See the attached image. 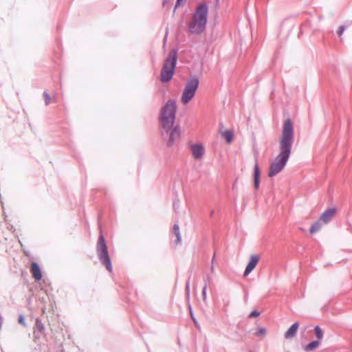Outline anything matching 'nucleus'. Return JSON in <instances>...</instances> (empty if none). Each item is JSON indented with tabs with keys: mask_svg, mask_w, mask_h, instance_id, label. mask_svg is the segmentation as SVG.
<instances>
[{
	"mask_svg": "<svg viewBox=\"0 0 352 352\" xmlns=\"http://www.w3.org/2000/svg\"><path fill=\"white\" fill-rule=\"evenodd\" d=\"M198 85L199 80L195 77L187 81L181 97V102L184 104L188 103L193 98L198 88Z\"/></svg>",
	"mask_w": 352,
	"mask_h": 352,
	"instance_id": "5",
	"label": "nucleus"
},
{
	"mask_svg": "<svg viewBox=\"0 0 352 352\" xmlns=\"http://www.w3.org/2000/svg\"><path fill=\"white\" fill-rule=\"evenodd\" d=\"M173 230L175 235L176 236L175 244L177 245L181 243L182 240L179 226L177 224H175L173 226Z\"/></svg>",
	"mask_w": 352,
	"mask_h": 352,
	"instance_id": "14",
	"label": "nucleus"
},
{
	"mask_svg": "<svg viewBox=\"0 0 352 352\" xmlns=\"http://www.w3.org/2000/svg\"><path fill=\"white\" fill-rule=\"evenodd\" d=\"M43 96L45 98V104L46 105L49 104L50 102V95L48 94V93L47 91H44Z\"/></svg>",
	"mask_w": 352,
	"mask_h": 352,
	"instance_id": "21",
	"label": "nucleus"
},
{
	"mask_svg": "<svg viewBox=\"0 0 352 352\" xmlns=\"http://www.w3.org/2000/svg\"><path fill=\"white\" fill-rule=\"evenodd\" d=\"M177 60V51L171 50L167 58L165 59L160 73V80L162 82H167L170 80L174 74L175 68Z\"/></svg>",
	"mask_w": 352,
	"mask_h": 352,
	"instance_id": "4",
	"label": "nucleus"
},
{
	"mask_svg": "<svg viewBox=\"0 0 352 352\" xmlns=\"http://www.w3.org/2000/svg\"><path fill=\"white\" fill-rule=\"evenodd\" d=\"M107 270H108L109 272H111V265H107Z\"/></svg>",
	"mask_w": 352,
	"mask_h": 352,
	"instance_id": "27",
	"label": "nucleus"
},
{
	"mask_svg": "<svg viewBox=\"0 0 352 352\" xmlns=\"http://www.w3.org/2000/svg\"><path fill=\"white\" fill-rule=\"evenodd\" d=\"M322 221L318 219L317 221H316L314 223L312 224V226L310 228V233L314 234L320 230L322 228Z\"/></svg>",
	"mask_w": 352,
	"mask_h": 352,
	"instance_id": "13",
	"label": "nucleus"
},
{
	"mask_svg": "<svg viewBox=\"0 0 352 352\" xmlns=\"http://www.w3.org/2000/svg\"><path fill=\"white\" fill-rule=\"evenodd\" d=\"M259 313L257 312L256 311H253L252 312H251V314H250V317H257L259 316Z\"/></svg>",
	"mask_w": 352,
	"mask_h": 352,
	"instance_id": "24",
	"label": "nucleus"
},
{
	"mask_svg": "<svg viewBox=\"0 0 352 352\" xmlns=\"http://www.w3.org/2000/svg\"><path fill=\"white\" fill-rule=\"evenodd\" d=\"M202 295H203V297H204V300H205L206 297V287H204V289H203Z\"/></svg>",
	"mask_w": 352,
	"mask_h": 352,
	"instance_id": "25",
	"label": "nucleus"
},
{
	"mask_svg": "<svg viewBox=\"0 0 352 352\" xmlns=\"http://www.w3.org/2000/svg\"><path fill=\"white\" fill-rule=\"evenodd\" d=\"M190 148L192 155L195 160L201 159L205 154V148L201 143L191 144Z\"/></svg>",
	"mask_w": 352,
	"mask_h": 352,
	"instance_id": "8",
	"label": "nucleus"
},
{
	"mask_svg": "<svg viewBox=\"0 0 352 352\" xmlns=\"http://www.w3.org/2000/svg\"><path fill=\"white\" fill-rule=\"evenodd\" d=\"M19 322L20 324H21L22 325L25 326V318H24V317L23 316H19Z\"/></svg>",
	"mask_w": 352,
	"mask_h": 352,
	"instance_id": "23",
	"label": "nucleus"
},
{
	"mask_svg": "<svg viewBox=\"0 0 352 352\" xmlns=\"http://www.w3.org/2000/svg\"><path fill=\"white\" fill-rule=\"evenodd\" d=\"M294 141L293 124L290 119H287L283 123L278 155L272 160L270 166L268 171L270 177L276 176L285 168L292 153Z\"/></svg>",
	"mask_w": 352,
	"mask_h": 352,
	"instance_id": "1",
	"label": "nucleus"
},
{
	"mask_svg": "<svg viewBox=\"0 0 352 352\" xmlns=\"http://www.w3.org/2000/svg\"><path fill=\"white\" fill-rule=\"evenodd\" d=\"M345 29H346V28H345L344 25H342V26H340L339 28V30L338 31V34L339 37H340L342 35V34L344 32Z\"/></svg>",
	"mask_w": 352,
	"mask_h": 352,
	"instance_id": "22",
	"label": "nucleus"
},
{
	"mask_svg": "<svg viewBox=\"0 0 352 352\" xmlns=\"http://www.w3.org/2000/svg\"><path fill=\"white\" fill-rule=\"evenodd\" d=\"M298 327H299V324L298 322L294 323L289 328V329L285 333V335H284L285 338L286 339H289V338H293L296 335V333L298 331Z\"/></svg>",
	"mask_w": 352,
	"mask_h": 352,
	"instance_id": "10",
	"label": "nucleus"
},
{
	"mask_svg": "<svg viewBox=\"0 0 352 352\" xmlns=\"http://www.w3.org/2000/svg\"><path fill=\"white\" fill-rule=\"evenodd\" d=\"M97 253L102 264H111L104 238L102 234L99 236L97 243Z\"/></svg>",
	"mask_w": 352,
	"mask_h": 352,
	"instance_id": "7",
	"label": "nucleus"
},
{
	"mask_svg": "<svg viewBox=\"0 0 352 352\" xmlns=\"http://www.w3.org/2000/svg\"><path fill=\"white\" fill-rule=\"evenodd\" d=\"M176 103L173 100H168L166 104L162 108L160 122L162 129L166 131L168 134V130L173 126L175 113H176Z\"/></svg>",
	"mask_w": 352,
	"mask_h": 352,
	"instance_id": "3",
	"label": "nucleus"
},
{
	"mask_svg": "<svg viewBox=\"0 0 352 352\" xmlns=\"http://www.w3.org/2000/svg\"><path fill=\"white\" fill-rule=\"evenodd\" d=\"M320 345V342L318 340L313 341L310 342L309 344L305 346V350L306 351H311L315 349L318 348Z\"/></svg>",
	"mask_w": 352,
	"mask_h": 352,
	"instance_id": "15",
	"label": "nucleus"
},
{
	"mask_svg": "<svg viewBox=\"0 0 352 352\" xmlns=\"http://www.w3.org/2000/svg\"><path fill=\"white\" fill-rule=\"evenodd\" d=\"M261 261L260 254H252L248 264H257Z\"/></svg>",
	"mask_w": 352,
	"mask_h": 352,
	"instance_id": "17",
	"label": "nucleus"
},
{
	"mask_svg": "<svg viewBox=\"0 0 352 352\" xmlns=\"http://www.w3.org/2000/svg\"><path fill=\"white\" fill-rule=\"evenodd\" d=\"M208 14V6L202 3L197 6L187 23L188 30L192 35L203 34L206 28Z\"/></svg>",
	"mask_w": 352,
	"mask_h": 352,
	"instance_id": "2",
	"label": "nucleus"
},
{
	"mask_svg": "<svg viewBox=\"0 0 352 352\" xmlns=\"http://www.w3.org/2000/svg\"><path fill=\"white\" fill-rule=\"evenodd\" d=\"M254 186L256 189H258L260 184V170L257 163L254 165Z\"/></svg>",
	"mask_w": 352,
	"mask_h": 352,
	"instance_id": "11",
	"label": "nucleus"
},
{
	"mask_svg": "<svg viewBox=\"0 0 352 352\" xmlns=\"http://www.w3.org/2000/svg\"><path fill=\"white\" fill-rule=\"evenodd\" d=\"M336 213V208H329L325 210L320 217V221L324 224L329 223Z\"/></svg>",
	"mask_w": 352,
	"mask_h": 352,
	"instance_id": "9",
	"label": "nucleus"
},
{
	"mask_svg": "<svg viewBox=\"0 0 352 352\" xmlns=\"http://www.w3.org/2000/svg\"><path fill=\"white\" fill-rule=\"evenodd\" d=\"M181 135V130L179 126H173L171 129L168 130V134L166 131L162 129V135L164 139H166V137H168L166 140V146L168 147H172L177 142H179Z\"/></svg>",
	"mask_w": 352,
	"mask_h": 352,
	"instance_id": "6",
	"label": "nucleus"
},
{
	"mask_svg": "<svg viewBox=\"0 0 352 352\" xmlns=\"http://www.w3.org/2000/svg\"><path fill=\"white\" fill-rule=\"evenodd\" d=\"M221 135L228 143H230L233 140V133L231 131H222Z\"/></svg>",
	"mask_w": 352,
	"mask_h": 352,
	"instance_id": "16",
	"label": "nucleus"
},
{
	"mask_svg": "<svg viewBox=\"0 0 352 352\" xmlns=\"http://www.w3.org/2000/svg\"><path fill=\"white\" fill-rule=\"evenodd\" d=\"M255 265H247L244 272V276H247L254 269Z\"/></svg>",
	"mask_w": 352,
	"mask_h": 352,
	"instance_id": "19",
	"label": "nucleus"
},
{
	"mask_svg": "<svg viewBox=\"0 0 352 352\" xmlns=\"http://www.w3.org/2000/svg\"><path fill=\"white\" fill-rule=\"evenodd\" d=\"M30 272L35 280H39L41 279L42 273L39 265H31Z\"/></svg>",
	"mask_w": 352,
	"mask_h": 352,
	"instance_id": "12",
	"label": "nucleus"
},
{
	"mask_svg": "<svg viewBox=\"0 0 352 352\" xmlns=\"http://www.w3.org/2000/svg\"><path fill=\"white\" fill-rule=\"evenodd\" d=\"M266 333V331L264 328L261 327L258 329V331L255 333L257 336H264Z\"/></svg>",
	"mask_w": 352,
	"mask_h": 352,
	"instance_id": "20",
	"label": "nucleus"
},
{
	"mask_svg": "<svg viewBox=\"0 0 352 352\" xmlns=\"http://www.w3.org/2000/svg\"><path fill=\"white\" fill-rule=\"evenodd\" d=\"M314 331L316 336L318 340H322L323 338V331L320 327L316 326L314 329Z\"/></svg>",
	"mask_w": 352,
	"mask_h": 352,
	"instance_id": "18",
	"label": "nucleus"
},
{
	"mask_svg": "<svg viewBox=\"0 0 352 352\" xmlns=\"http://www.w3.org/2000/svg\"><path fill=\"white\" fill-rule=\"evenodd\" d=\"M163 6H166V5H170V2L168 1V0H163Z\"/></svg>",
	"mask_w": 352,
	"mask_h": 352,
	"instance_id": "26",
	"label": "nucleus"
}]
</instances>
